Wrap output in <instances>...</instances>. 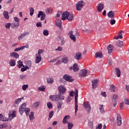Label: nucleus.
I'll return each mask as SVG.
<instances>
[{
	"label": "nucleus",
	"mask_w": 129,
	"mask_h": 129,
	"mask_svg": "<svg viewBox=\"0 0 129 129\" xmlns=\"http://www.w3.org/2000/svg\"><path fill=\"white\" fill-rule=\"evenodd\" d=\"M73 70L74 72H78V71H79V69H78V66H77V64L75 63L73 66Z\"/></svg>",
	"instance_id": "obj_28"
},
{
	"label": "nucleus",
	"mask_w": 129,
	"mask_h": 129,
	"mask_svg": "<svg viewBox=\"0 0 129 129\" xmlns=\"http://www.w3.org/2000/svg\"><path fill=\"white\" fill-rule=\"evenodd\" d=\"M20 79H22V80H25V79H26V78H27V76H26L25 75H20Z\"/></svg>",
	"instance_id": "obj_54"
},
{
	"label": "nucleus",
	"mask_w": 129,
	"mask_h": 129,
	"mask_svg": "<svg viewBox=\"0 0 129 129\" xmlns=\"http://www.w3.org/2000/svg\"><path fill=\"white\" fill-rule=\"evenodd\" d=\"M49 99H51L52 101H57V100H59V95H51L49 96Z\"/></svg>",
	"instance_id": "obj_9"
},
{
	"label": "nucleus",
	"mask_w": 129,
	"mask_h": 129,
	"mask_svg": "<svg viewBox=\"0 0 129 129\" xmlns=\"http://www.w3.org/2000/svg\"><path fill=\"white\" fill-rule=\"evenodd\" d=\"M19 26H20V24L19 23L11 24V27L13 29H14V28H19Z\"/></svg>",
	"instance_id": "obj_37"
},
{
	"label": "nucleus",
	"mask_w": 129,
	"mask_h": 129,
	"mask_svg": "<svg viewBox=\"0 0 129 129\" xmlns=\"http://www.w3.org/2000/svg\"><path fill=\"white\" fill-rule=\"evenodd\" d=\"M64 94H58V99L60 100H64L65 99V97L63 96Z\"/></svg>",
	"instance_id": "obj_43"
},
{
	"label": "nucleus",
	"mask_w": 129,
	"mask_h": 129,
	"mask_svg": "<svg viewBox=\"0 0 129 129\" xmlns=\"http://www.w3.org/2000/svg\"><path fill=\"white\" fill-rule=\"evenodd\" d=\"M73 127V123L72 122H68V129H72Z\"/></svg>",
	"instance_id": "obj_48"
},
{
	"label": "nucleus",
	"mask_w": 129,
	"mask_h": 129,
	"mask_svg": "<svg viewBox=\"0 0 129 129\" xmlns=\"http://www.w3.org/2000/svg\"><path fill=\"white\" fill-rule=\"evenodd\" d=\"M83 106L85 107V109L87 110V112L89 113L91 110V106H90V104H89V102H84Z\"/></svg>",
	"instance_id": "obj_4"
},
{
	"label": "nucleus",
	"mask_w": 129,
	"mask_h": 129,
	"mask_svg": "<svg viewBox=\"0 0 129 129\" xmlns=\"http://www.w3.org/2000/svg\"><path fill=\"white\" fill-rule=\"evenodd\" d=\"M108 17L110 19H113L114 18V12L111 11L108 13Z\"/></svg>",
	"instance_id": "obj_21"
},
{
	"label": "nucleus",
	"mask_w": 129,
	"mask_h": 129,
	"mask_svg": "<svg viewBox=\"0 0 129 129\" xmlns=\"http://www.w3.org/2000/svg\"><path fill=\"white\" fill-rule=\"evenodd\" d=\"M58 90L59 91V94H64L66 91V88L63 86H60L58 87Z\"/></svg>",
	"instance_id": "obj_11"
},
{
	"label": "nucleus",
	"mask_w": 129,
	"mask_h": 129,
	"mask_svg": "<svg viewBox=\"0 0 129 129\" xmlns=\"http://www.w3.org/2000/svg\"><path fill=\"white\" fill-rule=\"evenodd\" d=\"M43 34L44 36H48V35H49V32L47 30H44L43 31Z\"/></svg>",
	"instance_id": "obj_56"
},
{
	"label": "nucleus",
	"mask_w": 129,
	"mask_h": 129,
	"mask_svg": "<svg viewBox=\"0 0 129 129\" xmlns=\"http://www.w3.org/2000/svg\"><path fill=\"white\" fill-rule=\"evenodd\" d=\"M27 107V104L26 103L22 104L21 106L19 107V112L21 115H23V114L25 112L26 108Z\"/></svg>",
	"instance_id": "obj_6"
},
{
	"label": "nucleus",
	"mask_w": 129,
	"mask_h": 129,
	"mask_svg": "<svg viewBox=\"0 0 129 129\" xmlns=\"http://www.w3.org/2000/svg\"><path fill=\"white\" fill-rule=\"evenodd\" d=\"M116 46H117V47H119V48H121L122 46H123V42L122 41H120V40H118L116 42L115 44Z\"/></svg>",
	"instance_id": "obj_27"
},
{
	"label": "nucleus",
	"mask_w": 129,
	"mask_h": 129,
	"mask_svg": "<svg viewBox=\"0 0 129 129\" xmlns=\"http://www.w3.org/2000/svg\"><path fill=\"white\" fill-rule=\"evenodd\" d=\"M118 98V96L116 94H114L113 96V97H112V101H115L116 100H117V99Z\"/></svg>",
	"instance_id": "obj_51"
},
{
	"label": "nucleus",
	"mask_w": 129,
	"mask_h": 129,
	"mask_svg": "<svg viewBox=\"0 0 129 129\" xmlns=\"http://www.w3.org/2000/svg\"><path fill=\"white\" fill-rule=\"evenodd\" d=\"M9 64L10 65V66L11 67H14L16 66V60H15V59H11Z\"/></svg>",
	"instance_id": "obj_36"
},
{
	"label": "nucleus",
	"mask_w": 129,
	"mask_h": 129,
	"mask_svg": "<svg viewBox=\"0 0 129 129\" xmlns=\"http://www.w3.org/2000/svg\"><path fill=\"white\" fill-rule=\"evenodd\" d=\"M102 128V124L99 123L96 129H101Z\"/></svg>",
	"instance_id": "obj_63"
},
{
	"label": "nucleus",
	"mask_w": 129,
	"mask_h": 129,
	"mask_svg": "<svg viewBox=\"0 0 129 129\" xmlns=\"http://www.w3.org/2000/svg\"><path fill=\"white\" fill-rule=\"evenodd\" d=\"M47 106L48 108L51 109L52 107H53V105H52L51 102H48L47 103Z\"/></svg>",
	"instance_id": "obj_52"
},
{
	"label": "nucleus",
	"mask_w": 129,
	"mask_h": 129,
	"mask_svg": "<svg viewBox=\"0 0 129 129\" xmlns=\"http://www.w3.org/2000/svg\"><path fill=\"white\" fill-rule=\"evenodd\" d=\"M117 123L118 125H121V116L119 114H117Z\"/></svg>",
	"instance_id": "obj_16"
},
{
	"label": "nucleus",
	"mask_w": 129,
	"mask_h": 129,
	"mask_svg": "<svg viewBox=\"0 0 129 129\" xmlns=\"http://www.w3.org/2000/svg\"><path fill=\"white\" fill-rule=\"evenodd\" d=\"M43 52H44V51L42 49H39L38 50V53L36 54V55H41V54H42V53H43Z\"/></svg>",
	"instance_id": "obj_64"
},
{
	"label": "nucleus",
	"mask_w": 129,
	"mask_h": 129,
	"mask_svg": "<svg viewBox=\"0 0 129 129\" xmlns=\"http://www.w3.org/2000/svg\"><path fill=\"white\" fill-rule=\"evenodd\" d=\"M46 87H45L44 86H41L38 88V90H39V91H44Z\"/></svg>",
	"instance_id": "obj_46"
},
{
	"label": "nucleus",
	"mask_w": 129,
	"mask_h": 129,
	"mask_svg": "<svg viewBox=\"0 0 129 129\" xmlns=\"http://www.w3.org/2000/svg\"><path fill=\"white\" fill-rule=\"evenodd\" d=\"M124 105V102H122L121 103H120V109H121V110L123 109Z\"/></svg>",
	"instance_id": "obj_59"
},
{
	"label": "nucleus",
	"mask_w": 129,
	"mask_h": 129,
	"mask_svg": "<svg viewBox=\"0 0 129 129\" xmlns=\"http://www.w3.org/2000/svg\"><path fill=\"white\" fill-rule=\"evenodd\" d=\"M63 78L64 79V80H66V81H68V82H72L74 80L72 79V77L68 75H64L63 76Z\"/></svg>",
	"instance_id": "obj_8"
},
{
	"label": "nucleus",
	"mask_w": 129,
	"mask_h": 129,
	"mask_svg": "<svg viewBox=\"0 0 129 129\" xmlns=\"http://www.w3.org/2000/svg\"><path fill=\"white\" fill-rule=\"evenodd\" d=\"M99 109L100 110V112L101 113H104V112H105V111L104 110V108L103 107V105H99Z\"/></svg>",
	"instance_id": "obj_39"
},
{
	"label": "nucleus",
	"mask_w": 129,
	"mask_h": 129,
	"mask_svg": "<svg viewBox=\"0 0 129 129\" xmlns=\"http://www.w3.org/2000/svg\"><path fill=\"white\" fill-rule=\"evenodd\" d=\"M52 11H53V9L51 8H47L45 11V13L46 15H49V14H52Z\"/></svg>",
	"instance_id": "obj_33"
},
{
	"label": "nucleus",
	"mask_w": 129,
	"mask_h": 129,
	"mask_svg": "<svg viewBox=\"0 0 129 129\" xmlns=\"http://www.w3.org/2000/svg\"><path fill=\"white\" fill-rule=\"evenodd\" d=\"M103 8H104V5H103L102 4H99L98 8H97L98 12L100 13V12H101V11H102V10H103Z\"/></svg>",
	"instance_id": "obj_22"
},
{
	"label": "nucleus",
	"mask_w": 129,
	"mask_h": 129,
	"mask_svg": "<svg viewBox=\"0 0 129 129\" xmlns=\"http://www.w3.org/2000/svg\"><path fill=\"white\" fill-rule=\"evenodd\" d=\"M10 56L11 57H15L16 59H18V58L20 57V55L17 52H12L10 53Z\"/></svg>",
	"instance_id": "obj_26"
},
{
	"label": "nucleus",
	"mask_w": 129,
	"mask_h": 129,
	"mask_svg": "<svg viewBox=\"0 0 129 129\" xmlns=\"http://www.w3.org/2000/svg\"><path fill=\"white\" fill-rule=\"evenodd\" d=\"M24 111H25L26 115L28 116V115H29V114H30V111H31V109H30L29 108H26Z\"/></svg>",
	"instance_id": "obj_45"
},
{
	"label": "nucleus",
	"mask_w": 129,
	"mask_h": 129,
	"mask_svg": "<svg viewBox=\"0 0 129 129\" xmlns=\"http://www.w3.org/2000/svg\"><path fill=\"white\" fill-rule=\"evenodd\" d=\"M108 50V54H110L113 51V45L112 44H109L107 48Z\"/></svg>",
	"instance_id": "obj_18"
},
{
	"label": "nucleus",
	"mask_w": 129,
	"mask_h": 129,
	"mask_svg": "<svg viewBox=\"0 0 129 129\" xmlns=\"http://www.w3.org/2000/svg\"><path fill=\"white\" fill-rule=\"evenodd\" d=\"M75 99L78 100V90L77 89H75Z\"/></svg>",
	"instance_id": "obj_49"
},
{
	"label": "nucleus",
	"mask_w": 129,
	"mask_h": 129,
	"mask_svg": "<svg viewBox=\"0 0 129 129\" xmlns=\"http://www.w3.org/2000/svg\"><path fill=\"white\" fill-rule=\"evenodd\" d=\"M40 21H44V20H45V18H46V14H45V12L43 11H39L37 18H40Z\"/></svg>",
	"instance_id": "obj_7"
},
{
	"label": "nucleus",
	"mask_w": 129,
	"mask_h": 129,
	"mask_svg": "<svg viewBox=\"0 0 129 129\" xmlns=\"http://www.w3.org/2000/svg\"><path fill=\"white\" fill-rule=\"evenodd\" d=\"M99 109L100 110V112L101 113H104V112H105V111L104 110V108L103 107V105H99Z\"/></svg>",
	"instance_id": "obj_40"
},
{
	"label": "nucleus",
	"mask_w": 129,
	"mask_h": 129,
	"mask_svg": "<svg viewBox=\"0 0 129 129\" xmlns=\"http://www.w3.org/2000/svg\"><path fill=\"white\" fill-rule=\"evenodd\" d=\"M3 16L6 20H9L10 19V16L9 15V12L8 11H4L3 12Z\"/></svg>",
	"instance_id": "obj_23"
},
{
	"label": "nucleus",
	"mask_w": 129,
	"mask_h": 129,
	"mask_svg": "<svg viewBox=\"0 0 129 129\" xmlns=\"http://www.w3.org/2000/svg\"><path fill=\"white\" fill-rule=\"evenodd\" d=\"M77 99L75 100V114L77 113V110H78V103L77 102Z\"/></svg>",
	"instance_id": "obj_35"
},
{
	"label": "nucleus",
	"mask_w": 129,
	"mask_h": 129,
	"mask_svg": "<svg viewBox=\"0 0 129 129\" xmlns=\"http://www.w3.org/2000/svg\"><path fill=\"white\" fill-rule=\"evenodd\" d=\"M29 11L30 16H33V15H34V13H35V10L34 9V8L32 7L30 8Z\"/></svg>",
	"instance_id": "obj_44"
},
{
	"label": "nucleus",
	"mask_w": 129,
	"mask_h": 129,
	"mask_svg": "<svg viewBox=\"0 0 129 129\" xmlns=\"http://www.w3.org/2000/svg\"><path fill=\"white\" fill-rule=\"evenodd\" d=\"M53 115H54V111H51L49 113V117L48 120L50 119V118H52Z\"/></svg>",
	"instance_id": "obj_50"
},
{
	"label": "nucleus",
	"mask_w": 129,
	"mask_h": 129,
	"mask_svg": "<svg viewBox=\"0 0 129 129\" xmlns=\"http://www.w3.org/2000/svg\"><path fill=\"white\" fill-rule=\"evenodd\" d=\"M115 20L114 19H111L110 21V24H111V25H114V24H115Z\"/></svg>",
	"instance_id": "obj_61"
},
{
	"label": "nucleus",
	"mask_w": 129,
	"mask_h": 129,
	"mask_svg": "<svg viewBox=\"0 0 129 129\" xmlns=\"http://www.w3.org/2000/svg\"><path fill=\"white\" fill-rule=\"evenodd\" d=\"M11 26H12L11 23H6L5 25V27L6 29H10V28H11Z\"/></svg>",
	"instance_id": "obj_55"
},
{
	"label": "nucleus",
	"mask_w": 129,
	"mask_h": 129,
	"mask_svg": "<svg viewBox=\"0 0 129 129\" xmlns=\"http://www.w3.org/2000/svg\"><path fill=\"white\" fill-rule=\"evenodd\" d=\"M81 53L78 52L76 54L75 56V58L76 59V60H80L81 59Z\"/></svg>",
	"instance_id": "obj_30"
},
{
	"label": "nucleus",
	"mask_w": 129,
	"mask_h": 129,
	"mask_svg": "<svg viewBox=\"0 0 129 129\" xmlns=\"http://www.w3.org/2000/svg\"><path fill=\"white\" fill-rule=\"evenodd\" d=\"M17 63V67H18V68H22V66L23 67H25V66L23 64V61H21V60H18Z\"/></svg>",
	"instance_id": "obj_31"
},
{
	"label": "nucleus",
	"mask_w": 129,
	"mask_h": 129,
	"mask_svg": "<svg viewBox=\"0 0 129 129\" xmlns=\"http://www.w3.org/2000/svg\"><path fill=\"white\" fill-rule=\"evenodd\" d=\"M42 60V56L41 55L39 54H36V57H35V63L36 64H38L39 62H41Z\"/></svg>",
	"instance_id": "obj_13"
},
{
	"label": "nucleus",
	"mask_w": 129,
	"mask_h": 129,
	"mask_svg": "<svg viewBox=\"0 0 129 129\" xmlns=\"http://www.w3.org/2000/svg\"><path fill=\"white\" fill-rule=\"evenodd\" d=\"M26 65L27 68L30 69L32 67V61L30 60L26 61Z\"/></svg>",
	"instance_id": "obj_25"
},
{
	"label": "nucleus",
	"mask_w": 129,
	"mask_h": 129,
	"mask_svg": "<svg viewBox=\"0 0 129 129\" xmlns=\"http://www.w3.org/2000/svg\"><path fill=\"white\" fill-rule=\"evenodd\" d=\"M36 27L38 28H42V23L41 22H39L36 23Z\"/></svg>",
	"instance_id": "obj_57"
},
{
	"label": "nucleus",
	"mask_w": 129,
	"mask_h": 129,
	"mask_svg": "<svg viewBox=\"0 0 129 129\" xmlns=\"http://www.w3.org/2000/svg\"><path fill=\"white\" fill-rule=\"evenodd\" d=\"M62 61L63 63H67L68 62V58L67 57H64L62 59Z\"/></svg>",
	"instance_id": "obj_58"
},
{
	"label": "nucleus",
	"mask_w": 129,
	"mask_h": 129,
	"mask_svg": "<svg viewBox=\"0 0 129 129\" xmlns=\"http://www.w3.org/2000/svg\"><path fill=\"white\" fill-rule=\"evenodd\" d=\"M110 92H114L115 90V86L113 85H110Z\"/></svg>",
	"instance_id": "obj_41"
},
{
	"label": "nucleus",
	"mask_w": 129,
	"mask_h": 129,
	"mask_svg": "<svg viewBox=\"0 0 129 129\" xmlns=\"http://www.w3.org/2000/svg\"><path fill=\"white\" fill-rule=\"evenodd\" d=\"M98 82V80H93L92 81V86L93 89H95L97 87V83Z\"/></svg>",
	"instance_id": "obj_14"
},
{
	"label": "nucleus",
	"mask_w": 129,
	"mask_h": 129,
	"mask_svg": "<svg viewBox=\"0 0 129 129\" xmlns=\"http://www.w3.org/2000/svg\"><path fill=\"white\" fill-rule=\"evenodd\" d=\"M115 71L117 77H120V70H119V68H116L115 69Z\"/></svg>",
	"instance_id": "obj_32"
},
{
	"label": "nucleus",
	"mask_w": 129,
	"mask_h": 129,
	"mask_svg": "<svg viewBox=\"0 0 129 129\" xmlns=\"http://www.w3.org/2000/svg\"><path fill=\"white\" fill-rule=\"evenodd\" d=\"M73 19V14L68 12H64L61 15L62 21H65V20H68V21H72Z\"/></svg>",
	"instance_id": "obj_1"
},
{
	"label": "nucleus",
	"mask_w": 129,
	"mask_h": 129,
	"mask_svg": "<svg viewBox=\"0 0 129 129\" xmlns=\"http://www.w3.org/2000/svg\"><path fill=\"white\" fill-rule=\"evenodd\" d=\"M30 35V32H26L22 33L20 36L18 37V40H22V39H23L24 37H26V36H29Z\"/></svg>",
	"instance_id": "obj_10"
},
{
	"label": "nucleus",
	"mask_w": 129,
	"mask_h": 129,
	"mask_svg": "<svg viewBox=\"0 0 129 129\" xmlns=\"http://www.w3.org/2000/svg\"><path fill=\"white\" fill-rule=\"evenodd\" d=\"M47 83H50V84H52L53 82H54V80L50 78V77L47 78Z\"/></svg>",
	"instance_id": "obj_38"
},
{
	"label": "nucleus",
	"mask_w": 129,
	"mask_h": 129,
	"mask_svg": "<svg viewBox=\"0 0 129 129\" xmlns=\"http://www.w3.org/2000/svg\"><path fill=\"white\" fill-rule=\"evenodd\" d=\"M40 101H37L35 102L34 104H33V107L34 108H36L38 105H40Z\"/></svg>",
	"instance_id": "obj_47"
},
{
	"label": "nucleus",
	"mask_w": 129,
	"mask_h": 129,
	"mask_svg": "<svg viewBox=\"0 0 129 129\" xmlns=\"http://www.w3.org/2000/svg\"><path fill=\"white\" fill-rule=\"evenodd\" d=\"M27 107V104L26 103L22 104L21 106L19 107V112L21 115H23V114L25 112L26 108Z\"/></svg>",
	"instance_id": "obj_5"
},
{
	"label": "nucleus",
	"mask_w": 129,
	"mask_h": 129,
	"mask_svg": "<svg viewBox=\"0 0 129 129\" xmlns=\"http://www.w3.org/2000/svg\"><path fill=\"white\" fill-rule=\"evenodd\" d=\"M16 113H17V111H13L12 113L9 115L10 120L13 119L14 117H17V115H16Z\"/></svg>",
	"instance_id": "obj_15"
},
{
	"label": "nucleus",
	"mask_w": 129,
	"mask_h": 129,
	"mask_svg": "<svg viewBox=\"0 0 129 129\" xmlns=\"http://www.w3.org/2000/svg\"><path fill=\"white\" fill-rule=\"evenodd\" d=\"M69 35L70 39H71V40H72L73 42H76V37L75 36H77V38H78V37H79V33H78V32H76L75 33V35H74L73 31H71L69 33Z\"/></svg>",
	"instance_id": "obj_2"
},
{
	"label": "nucleus",
	"mask_w": 129,
	"mask_h": 129,
	"mask_svg": "<svg viewBox=\"0 0 129 129\" xmlns=\"http://www.w3.org/2000/svg\"><path fill=\"white\" fill-rule=\"evenodd\" d=\"M122 33V31H120L119 33L118 34V36L114 37V39L115 40H118V39H122V35L121 34Z\"/></svg>",
	"instance_id": "obj_29"
},
{
	"label": "nucleus",
	"mask_w": 129,
	"mask_h": 129,
	"mask_svg": "<svg viewBox=\"0 0 129 129\" xmlns=\"http://www.w3.org/2000/svg\"><path fill=\"white\" fill-rule=\"evenodd\" d=\"M62 105H63V102L61 100H58L57 102V108L60 109L61 107H62Z\"/></svg>",
	"instance_id": "obj_34"
},
{
	"label": "nucleus",
	"mask_w": 129,
	"mask_h": 129,
	"mask_svg": "<svg viewBox=\"0 0 129 129\" xmlns=\"http://www.w3.org/2000/svg\"><path fill=\"white\" fill-rule=\"evenodd\" d=\"M28 115L30 120H33L34 118H35V117L34 116V112H31L30 114H29Z\"/></svg>",
	"instance_id": "obj_42"
},
{
	"label": "nucleus",
	"mask_w": 129,
	"mask_h": 129,
	"mask_svg": "<svg viewBox=\"0 0 129 129\" xmlns=\"http://www.w3.org/2000/svg\"><path fill=\"white\" fill-rule=\"evenodd\" d=\"M70 118V115H66L63 119L62 122L64 123V124H66V123H68V119Z\"/></svg>",
	"instance_id": "obj_19"
},
{
	"label": "nucleus",
	"mask_w": 129,
	"mask_h": 129,
	"mask_svg": "<svg viewBox=\"0 0 129 129\" xmlns=\"http://www.w3.org/2000/svg\"><path fill=\"white\" fill-rule=\"evenodd\" d=\"M96 58H102L103 57V55H102V52H96L95 54Z\"/></svg>",
	"instance_id": "obj_24"
},
{
	"label": "nucleus",
	"mask_w": 129,
	"mask_h": 129,
	"mask_svg": "<svg viewBox=\"0 0 129 129\" xmlns=\"http://www.w3.org/2000/svg\"><path fill=\"white\" fill-rule=\"evenodd\" d=\"M86 74H87V71L85 69H83L80 71L79 75L82 77L86 76Z\"/></svg>",
	"instance_id": "obj_12"
},
{
	"label": "nucleus",
	"mask_w": 129,
	"mask_h": 129,
	"mask_svg": "<svg viewBox=\"0 0 129 129\" xmlns=\"http://www.w3.org/2000/svg\"><path fill=\"white\" fill-rule=\"evenodd\" d=\"M24 68H22L21 69V71L22 72H24V71H27V69H28L27 68V67H23Z\"/></svg>",
	"instance_id": "obj_62"
},
{
	"label": "nucleus",
	"mask_w": 129,
	"mask_h": 129,
	"mask_svg": "<svg viewBox=\"0 0 129 129\" xmlns=\"http://www.w3.org/2000/svg\"><path fill=\"white\" fill-rule=\"evenodd\" d=\"M23 99H24V97L18 98L15 101L14 103L15 105H19V104H20V103L21 102V101H22V100H23Z\"/></svg>",
	"instance_id": "obj_20"
},
{
	"label": "nucleus",
	"mask_w": 129,
	"mask_h": 129,
	"mask_svg": "<svg viewBox=\"0 0 129 129\" xmlns=\"http://www.w3.org/2000/svg\"><path fill=\"white\" fill-rule=\"evenodd\" d=\"M28 87H29V85L28 84L26 85H24L22 86V89L23 90L25 91V90H27V89H28Z\"/></svg>",
	"instance_id": "obj_53"
},
{
	"label": "nucleus",
	"mask_w": 129,
	"mask_h": 129,
	"mask_svg": "<svg viewBox=\"0 0 129 129\" xmlns=\"http://www.w3.org/2000/svg\"><path fill=\"white\" fill-rule=\"evenodd\" d=\"M55 23H56V26H57V27H58V28H59V29H62V21H61V20L58 19L55 21Z\"/></svg>",
	"instance_id": "obj_17"
},
{
	"label": "nucleus",
	"mask_w": 129,
	"mask_h": 129,
	"mask_svg": "<svg viewBox=\"0 0 129 129\" xmlns=\"http://www.w3.org/2000/svg\"><path fill=\"white\" fill-rule=\"evenodd\" d=\"M85 5V2H84L83 1L78 2L76 5L77 11H81L82 8H83V6Z\"/></svg>",
	"instance_id": "obj_3"
},
{
	"label": "nucleus",
	"mask_w": 129,
	"mask_h": 129,
	"mask_svg": "<svg viewBox=\"0 0 129 129\" xmlns=\"http://www.w3.org/2000/svg\"><path fill=\"white\" fill-rule=\"evenodd\" d=\"M124 102L127 105H129V99L126 98H124Z\"/></svg>",
	"instance_id": "obj_60"
}]
</instances>
